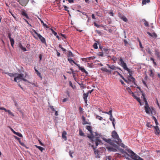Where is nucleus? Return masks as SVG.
Segmentation results:
<instances>
[{
  "instance_id": "nucleus-1",
  "label": "nucleus",
  "mask_w": 160,
  "mask_h": 160,
  "mask_svg": "<svg viewBox=\"0 0 160 160\" xmlns=\"http://www.w3.org/2000/svg\"><path fill=\"white\" fill-rule=\"evenodd\" d=\"M86 129L90 132L91 135H88V137L90 139L91 142L94 144V143L96 144V146H98L99 144L101 142V141L99 139V137L98 136V134L96 132H93L92 131V128L91 126H86Z\"/></svg>"
},
{
  "instance_id": "nucleus-2",
  "label": "nucleus",
  "mask_w": 160,
  "mask_h": 160,
  "mask_svg": "<svg viewBox=\"0 0 160 160\" xmlns=\"http://www.w3.org/2000/svg\"><path fill=\"white\" fill-rule=\"evenodd\" d=\"M103 140L105 142L109 143L110 145L112 146L114 148H115L117 149H118L119 151L122 153L126 154H128V153L124 151V150L122 148H119V147L117 144L114 143L110 139H107L105 138H103Z\"/></svg>"
},
{
  "instance_id": "nucleus-3",
  "label": "nucleus",
  "mask_w": 160,
  "mask_h": 160,
  "mask_svg": "<svg viewBox=\"0 0 160 160\" xmlns=\"http://www.w3.org/2000/svg\"><path fill=\"white\" fill-rule=\"evenodd\" d=\"M112 136L114 139L113 141L111 140L114 143L115 142L117 144H119L122 142V140L119 138L117 132L115 131H113L112 132Z\"/></svg>"
},
{
  "instance_id": "nucleus-4",
  "label": "nucleus",
  "mask_w": 160,
  "mask_h": 160,
  "mask_svg": "<svg viewBox=\"0 0 160 160\" xmlns=\"http://www.w3.org/2000/svg\"><path fill=\"white\" fill-rule=\"evenodd\" d=\"M128 152L131 154V157L134 160H144L143 159L138 156L132 150H129Z\"/></svg>"
},
{
  "instance_id": "nucleus-5",
  "label": "nucleus",
  "mask_w": 160,
  "mask_h": 160,
  "mask_svg": "<svg viewBox=\"0 0 160 160\" xmlns=\"http://www.w3.org/2000/svg\"><path fill=\"white\" fill-rule=\"evenodd\" d=\"M118 64L123 68L124 70H127L128 72H130L129 69L128 68L126 64L124 62L122 58H120L119 62Z\"/></svg>"
},
{
  "instance_id": "nucleus-6",
  "label": "nucleus",
  "mask_w": 160,
  "mask_h": 160,
  "mask_svg": "<svg viewBox=\"0 0 160 160\" xmlns=\"http://www.w3.org/2000/svg\"><path fill=\"white\" fill-rule=\"evenodd\" d=\"M32 31L34 32V33L38 36L39 39L43 43H44L45 45H46L47 44L46 42V40L45 38L43 37L40 34L38 33L35 30L32 29Z\"/></svg>"
},
{
  "instance_id": "nucleus-7",
  "label": "nucleus",
  "mask_w": 160,
  "mask_h": 160,
  "mask_svg": "<svg viewBox=\"0 0 160 160\" xmlns=\"http://www.w3.org/2000/svg\"><path fill=\"white\" fill-rule=\"evenodd\" d=\"M145 110V112L147 114H150V112L152 113V111L149 107V105L147 102H145V106H144Z\"/></svg>"
},
{
  "instance_id": "nucleus-8",
  "label": "nucleus",
  "mask_w": 160,
  "mask_h": 160,
  "mask_svg": "<svg viewBox=\"0 0 160 160\" xmlns=\"http://www.w3.org/2000/svg\"><path fill=\"white\" fill-rule=\"evenodd\" d=\"M24 76V74L22 73L18 74L17 73V75L14 78V81L17 82V80H22Z\"/></svg>"
},
{
  "instance_id": "nucleus-9",
  "label": "nucleus",
  "mask_w": 160,
  "mask_h": 160,
  "mask_svg": "<svg viewBox=\"0 0 160 160\" xmlns=\"http://www.w3.org/2000/svg\"><path fill=\"white\" fill-rule=\"evenodd\" d=\"M153 127L155 129V134L156 135H159L160 136V130L158 126H153Z\"/></svg>"
},
{
  "instance_id": "nucleus-10",
  "label": "nucleus",
  "mask_w": 160,
  "mask_h": 160,
  "mask_svg": "<svg viewBox=\"0 0 160 160\" xmlns=\"http://www.w3.org/2000/svg\"><path fill=\"white\" fill-rule=\"evenodd\" d=\"M20 4L22 6H25L28 2V0H19Z\"/></svg>"
},
{
  "instance_id": "nucleus-11",
  "label": "nucleus",
  "mask_w": 160,
  "mask_h": 160,
  "mask_svg": "<svg viewBox=\"0 0 160 160\" xmlns=\"http://www.w3.org/2000/svg\"><path fill=\"white\" fill-rule=\"evenodd\" d=\"M92 147L93 150L94 151V152L95 155L98 154L99 153V152L97 150H96V148H97L98 146H96V144L94 143L93 145H92Z\"/></svg>"
},
{
  "instance_id": "nucleus-12",
  "label": "nucleus",
  "mask_w": 160,
  "mask_h": 160,
  "mask_svg": "<svg viewBox=\"0 0 160 160\" xmlns=\"http://www.w3.org/2000/svg\"><path fill=\"white\" fill-rule=\"evenodd\" d=\"M108 151L109 152H116L117 151V148H113L112 147H109L107 148Z\"/></svg>"
},
{
  "instance_id": "nucleus-13",
  "label": "nucleus",
  "mask_w": 160,
  "mask_h": 160,
  "mask_svg": "<svg viewBox=\"0 0 160 160\" xmlns=\"http://www.w3.org/2000/svg\"><path fill=\"white\" fill-rule=\"evenodd\" d=\"M10 129L11 131L15 134L17 135L18 136L22 138V135L20 132H15L12 128H10Z\"/></svg>"
},
{
  "instance_id": "nucleus-14",
  "label": "nucleus",
  "mask_w": 160,
  "mask_h": 160,
  "mask_svg": "<svg viewBox=\"0 0 160 160\" xmlns=\"http://www.w3.org/2000/svg\"><path fill=\"white\" fill-rule=\"evenodd\" d=\"M109 119L111 121H112V123L114 128H115V124L114 123L115 119L113 118L112 114L110 116Z\"/></svg>"
},
{
  "instance_id": "nucleus-15",
  "label": "nucleus",
  "mask_w": 160,
  "mask_h": 160,
  "mask_svg": "<svg viewBox=\"0 0 160 160\" xmlns=\"http://www.w3.org/2000/svg\"><path fill=\"white\" fill-rule=\"evenodd\" d=\"M155 55L157 56L158 59L160 60V52L158 50H155Z\"/></svg>"
},
{
  "instance_id": "nucleus-16",
  "label": "nucleus",
  "mask_w": 160,
  "mask_h": 160,
  "mask_svg": "<svg viewBox=\"0 0 160 160\" xmlns=\"http://www.w3.org/2000/svg\"><path fill=\"white\" fill-rule=\"evenodd\" d=\"M5 74H7L8 76H9L10 77H15L17 75V73H10L9 72H5Z\"/></svg>"
},
{
  "instance_id": "nucleus-17",
  "label": "nucleus",
  "mask_w": 160,
  "mask_h": 160,
  "mask_svg": "<svg viewBox=\"0 0 160 160\" xmlns=\"http://www.w3.org/2000/svg\"><path fill=\"white\" fill-rule=\"evenodd\" d=\"M82 119L83 121L82 124H90V123H88L86 121V118L85 117H84L83 116H82Z\"/></svg>"
},
{
  "instance_id": "nucleus-18",
  "label": "nucleus",
  "mask_w": 160,
  "mask_h": 160,
  "mask_svg": "<svg viewBox=\"0 0 160 160\" xmlns=\"http://www.w3.org/2000/svg\"><path fill=\"white\" fill-rule=\"evenodd\" d=\"M102 51H104L106 54H107L109 53L110 49L108 48H102Z\"/></svg>"
},
{
  "instance_id": "nucleus-19",
  "label": "nucleus",
  "mask_w": 160,
  "mask_h": 160,
  "mask_svg": "<svg viewBox=\"0 0 160 160\" xmlns=\"http://www.w3.org/2000/svg\"><path fill=\"white\" fill-rule=\"evenodd\" d=\"M66 132L65 131H63L62 134V137L65 141L67 140V137L66 136Z\"/></svg>"
},
{
  "instance_id": "nucleus-20",
  "label": "nucleus",
  "mask_w": 160,
  "mask_h": 160,
  "mask_svg": "<svg viewBox=\"0 0 160 160\" xmlns=\"http://www.w3.org/2000/svg\"><path fill=\"white\" fill-rule=\"evenodd\" d=\"M129 150H131L130 149H128V150H126L128 151V152L129 154H126L127 155H125L124 156H123L124 157H125V158L127 160H129L130 159L129 157H130L131 158V154L128 152V151Z\"/></svg>"
},
{
  "instance_id": "nucleus-21",
  "label": "nucleus",
  "mask_w": 160,
  "mask_h": 160,
  "mask_svg": "<svg viewBox=\"0 0 160 160\" xmlns=\"http://www.w3.org/2000/svg\"><path fill=\"white\" fill-rule=\"evenodd\" d=\"M19 46L20 48H21L22 50L24 52H25L27 51V49L25 47H23L21 43H20L19 44Z\"/></svg>"
},
{
  "instance_id": "nucleus-22",
  "label": "nucleus",
  "mask_w": 160,
  "mask_h": 160,
  "mask_svg": "<svg viewBox=\"0 0 160 160\" xmlns=\"http://www.w3.org/2000/svg\"><path fill=\"white\" fill-rule=\"evenodd\" d=\"M68 60L69 62V63L70 64L72 65V63H74V64H76V62H74L72 58H68Z\"/></svg>"
},
{
  "instance_id": "nucleus-23",
  "label": "nucleus",
  "mask_w": 160,
  "mask_h": 160,
  "mask_svg": "<svg viewBox=\"0 0 160 160\" xmlns=\"http://www.w3.org/2000/svg\"><path fill=\"white\" fill-rule=\"evenodd\" d=\"M147 33L151 37L154 36L155 38H156L157 37V35L155 32L153 33L152 34L149 32H148Z\"/></svg>"
},
{
  "instance_id": "nucleus-24",
  "label": "nucleus",
  "mask_w": 160,
  "mask_h": 160,
  "mask_svg": "<svg viewBox=\"0 0 160 160\" xmlns=\"http://www.w3.org/2000/svg\"><path fill=\"white\" fill-rule=\"evenodd\" d=\"M130 75V76H129V79L130 80V79H132V82H133V83L135 85H136V84H135V78L133 77H132V76H131V75L130 74H129Z\"/></svg>"
},
{
  "instance_id": "nucleus-25",
  "label": "nucleus",
  "mask_w": 160,
  "mask_h": 160,
  "mask_svg": "<svg viewBox=\"0 0 160 160\" xmlns=\"http://www.w3.org/2000/svg\"><path fill=\"white\" fill-rule=\"evenodd\" d=\"M107 65H108L109 68H110L112 70H115L116 68V67H115L114 65H110L109 64H107Z\"/></svg>"
},
{
  "instance_id": "nucleus-26",
  "label": "nucleus",
  "mask_w": 160,
  "mask_h": 160,
  "mask_svg": "<svg viewBox=\"0 0 160 160\" xmlns=\"http://www.w3.org/2000/svg\"><path fill=\"white\" fill-rule=\"evenodd\" d=\"M142 21L143 22H144V24L145 26L146 27H148L149 26V24L148 22L147 21L144 19H142Z\"/></svg>"
},
{
  "instance_id": "nucleus-27",
  "label": "nucleus",
  "mask_w": 160,
  "mask_h": 160,
  "mask_svg": "<svg viewBox=\"0 0 160 160\" xmlns=\"http://www.w3.org/2000/svg\"><path fill=\"white\" fill-rule=\"evenodd\" d=\"M80 70H81L82 72H84L86 74H88V72L83 68L81 67L79 69Z\"/></svg>"
},
{
  "instance_id": "nucleus-28",
  "label": "nucleus",
  "mask_w": 160,
  "mask_h": 160,
  "mask_svg": "<svg viewBox=\"0 0 160 160\" xmlns=\"http://www.w3.org/2000/svg\"><path fill=\"white\" fill-rule=\"evenodd\" d=\"M9 40L10 41V42H11V45L12 47L13 48L14 45V39L13 38H12Z\"/></svg>"
},
{
  "instance_id": "nucleus-29",
  "label": "nucleus",
  "mask_w": 160,
  "mask_h": 160,
  "mask_svg": "<svg viewBox=\"0 0 160 160\" xmlns=\"http://www.w3.org/2000/svg\"><path fill=\"white\" fill-rule=\"evenodd\" d=\"M137 88H138L140 92L142 93V98H143V99L144 98H145V93L143 92V91L141 90V89L140 87H138Z\"/></svg>"
},
{
  "instance_id": "nucleus-30",
  "label": "nucleus",
  "mask_w": 160,
  "mask_h": 160,
  "mask_svg": "<svg viewBox=\"0 0 160 160\" xmlns=\"http://www.w3.org/2000/svg\"><path fill=\"white\" fill-rule=\"evenodd\" d=\"M74 55L70 51H68V57H73Z\"/></svg>"
},
{
  "instance_id": "nucleus-31",
  "label": "nucleus",
  "mask_w": 160,
  "mask_h": 160,
  "mask_svg": "<svg viewBox=\"0 0 160 160\" xmlns=\"http://www.w3.org/2000/svg\"><path fill=\"white\" fill-rule=\"evenodd\" d=\"M120 19H122L123 21H124L125 22H127L128 21V19L124 15H123L122 17Z\"/></svg>"
},
{
  "instance_id": "nucleus-32",
  "label": "nucleus",
  "mask_w": 160,
  "mask_h": 160,
  "mask_svg": "<svg viewBox=\"0 0 160 160\" xmlns=\"http://www.w3.org/2000/svg\"><path fill=\"white\" fill-rule=\"evenodd\" d=\"M35 146L41 152H42L44 150V148L38 146L37 145H35Z\"/></svg>"
},
{
  "instance_id": "nucleus-33",
  "label": "nucleus",
  "mask_w": 160,
  "mask_h": 160,
  "mask_svg": "<svg viewBox=\"0 0 160 160\" xmlns=\"http://www.w3.org/2000/svg\"><path fill=\"white\" fill-rule=\"evenodd\" d=\"M22 15L24 16H25L26 17V18L28 19L29 18V17L28 16V14L24 12H22Z\"/></svg>"
},
{
  "instance_id": "nucleus-34",
  "label": "nucleus",
  "mask_w": 160,
  "mask_h": 160,
  "mask_svg": "<svg viewBox=\"0 0 160 160\" xmlns=\"http://www.w3.org/2000/svg\"><path fill=\"white\" fill-rule=\"evenodd\" d=\"M146 126L149 128H152V127H153V126L152 125L150 124V122H147L146 124Z\"/></svg>"
},
{
  "instance_id": "nucleus-35",
  "label": "nucleus",
  "mask_w": 160,
  "mask_h": 160,
  "mask_svg": "<svg viewBox=\"0 0 160 160\" xmlns=\"http://www.w3.org/2000/svg\"><path fill=\"white\" fill-rule=\"evenodd\" d=\"M150 60L151 61H152L154 65V67H156V66H157V63H156V62H155L154 59L153 58L151 57L150 58Z\"/></svg>"
},
{
  "instance_id": "nucleus-36",
  "label": "nucleus",
  "mask_w": 160,
  "mask_h": 160,
  "mask_svg": "<svg viewBox=\"0 0 160 160\" xmlns=\"http://www.w3.org/2000/svg\"><path fill=\"white\" fill-rule=\"evenodd\" d=\"M150 2V0H142V4L143 5H145L146 4L147 2L148 3Z\"/></svg>"
},
{
  "instance_id": "nucleus-37",
  "label": "nucleus",
  "mask_w": 160,
  "mask_h": 160,
  "mask_svg": "<svg viewBox=\"0 0 160 160\" xmlns=\"http://www.w3.org/2000/svg\"><path fill=\"white\" fill-rule=\"evenodd\" d=\"M111 109L108 112H104L103 113H104L107 114L110 116V115L112 114V108H111Z\"/></svg>"
},
{
  "instance_id": "nucleus-38",
  "label": "nucleus",
  "mask_w": 160,
  "mask_h": 160,
  "mask_svg": "<svg viewBox=\"0 0 160 160\" xmlns=\"http://www.w3.org/2000/svg\"><path fill=\"white\" fill-rule=\"evenodd\" d=\"M146 52L149 54L151 55L152 52L151 51L150 49L149 48H148L146 49Z\"/></svg>"
},
{
  "instance_id": "nucleus-39",
  "label": "nucleus",
  "mask_w": 160,
  "mask_h": 160,
  "mask_svg": "<svg viewBox=\"0 0 160 160\" xmlns=\"http://www.w3.org/2000/svg\"><path fill=\"white\" fill-rule=\"evenodd\" d=\"M88 93H84L83 94V99H86L87 98V97L88 96Z\"/></svg>"
},
{
  "instance_id": "nucleus-40",
  "label": "nucleus",
  "mask_w": 160,
  "mask_h": 160,
  "mask_svg": "<svg viewBox=\"0 0 160 160\" xmlns=\"http://www.w3.org/2000/svg\"><path fill=\"white\" fill-rule=\"evenodd\" d=\"M7 112H8V114L11 115L12 116L14 117V116L13 113L12 112H11V111L10 110H8Z\"/></svg>"
},
{
  "instance_id": "nucleus-41",
  "label": "nucleus",
  "mask_w": 160,
  "mask_h": 160,
  "mask_svg": "<svg viewBox=\"0 0 160 160\" xmlns=\"http://www.w3.org/2000/svg\"><path fill=\"white\" fill-rule=\"evenodd\" d=\"M9 13H10L11 15H12V16H13V17L15 18V19H16V15L15 14H14L13 13H12V12H11V10H9Z\"/></svg>"
},
{
  "instance_id": "nucleus-42",
  "label": "nucleus",
  "mask_w": 160,
  "mask_h": 160,
  "mask_svg": "<svg viewBox=\"0 0 160 160\" xmlns=\"http://www.w3.org/2000/svg\"><path fill=\"white\" fill-rule=\"evenodd\" d=\"M36 72L38 76L40 78H42L41 73L38 70H36Z\"/></svg>"
},
{
  "instance_id": "nucleus-43",
  "label": "nucleus",
  "mask_w": 160,
  "mask_h": 160,
  "mask_svg": "<svg viewBox=\"0 0 160 160\" xmlns=\"http://www.w3.org/2000/svg\"><path fill=\"white\" fill-rule=\"evenodd\" d=\"M93 47L95 49H97L98 48V44L97 42H95L93 45Z\"/></svg>"
},
{
  "instance_id": "nucleus-44",
  "label": "nucleus",
  "mask_w": 160,
  "mask_h": 160,
  "mask_svg": "<svg viewBox=\"0 0 160 160\" xmlns=\"http://www.w3.org/2000/svg\"><path fill=\"white\" fill-rule=\"evenodd\" d=\"M118 144L119 145L121 146L123 148H126L127 147L123 143H122L121 142H120V144Z\"/></svg>"
},
{
  "instance_id": "nucleus-45",
  "label": "nucleus",
  "mask_w": 160,
  "mask_h": 160,
  "mask_svg": "<svg viewBox=\"0 0 160 160\" xmlns=\"http://www.w3.org/2000/svg\"><path fill=\"white\" fill-rule=\"evenodd\" d=\"M50 30L52 31V33L55 35L56 36L57 34L52 28H50Z\"/></svg>"
},
{
  "instance_id": "nucleus-46",
  "label": "nucleus",
  "mask_w": 160,
  "mask_h": 160,
  "mask_svg": "<svg viewBox=\"0 0 160 160\" xmlns=\"http://www.w3.org/2000/svg\"><path fill=\"white\" fill-rule=\"evenodd\" d=\"M79 134L81 136H84V133L82 132L81 130H80L79 131Z\"/></svg>"
},
{
  "instance_id": "nucleus-47",
  "label": "nucleus",
  "mask_w": 160,
  "mask_h": 160,
  "mask_svg": "<svg viewBox=\"0 0 160 160\" xmlns=\"http://www.w3.org/2000/svg\"><path fill=\"white\" fill-rule=\"evenodd\" d=\"M150 76L151 77H153L154 76V74L152 70H150Z\"/></svg>"
},
{
  "instance_id": "nucleus-48",
  "label": "nucleus",
  "mask_w": 160,
  "mask_h": 160,
  "mask_svg": "<svg viewBox=\"0 0 160 160\" xmlns=\"http://www.w3.org/2000/svg\"><path fill=\"white\" fill-rule=\"evenodd\" d=\"M96 118L97 119H99L100 120H102V118L98 115H97Z\"/></svg>"
},
{
  "instance_id": "nucleus-49",
  "label": "nucleus",
  "mask_w": 160,
  "mask_h": 160,
  "mask_svg": "<svg viewBox=\"0 0 160 160\" xmlns=\"http://www.w3.org/2000/svg\"><path fill=\"white\" fill-rule=\"evenodd\" d=\"M79 112L81 113L82 114L83 113V109L80 107H79Z\"/></svg>"
},
{
  "instance_id": "nucleus-50",
  "label": "nucleus",
  "mask_w": 160,
  "mask_h": 160,
  "mask_svg": "<svg viewBox=\"0 0 160 160\" xmlns=\"http://www.w3.org/2000/svg\"><path fill=\"white\" fill-rule=\"evenodd\" d=\"M123 80L126 82L128 83H129L131 81V80H130L129 79H128V80H127L125 79L124 78Z\"/></svg>"
},
{
  "instance_id": "nucleus-51",
  "label": "nucleus",
  "mask_w": 160,
  "mask_h": 160,
  "mask_svg": "<svg viewBox=\"0 0 160 160\" xmlns=\"http://www.w3.org/2000/svg\"><path fill=\"white\" fill-rule=\"evenodd\" d=\"M127 91H128V92L129 93H132V91L131 89L129 88V87H128L127 88Z\"/></svg>"
},
{
  "instance_id": "nucleus-52",
  "label": "nucleus",
  "mask_w": 160,
  "mask_h": 160,
  "mask_svg": "<svg viewBox=\"0 0 160 160\" xmlns=\"http://www.w3.org/2000/svg\"><path fill=\"white\" fill-rule=\"evenodd\" d=\"M95 58V57H91L87 58V60H91L92 59H94Z\"/></svg>"
},
{
  "instance_id": "nucleus-53",
  "label": "nucleus",
  "mask_w": 160,
  "mask_h": 160,
  "mask_svg": "<svg viewBox=\"0 0 160 160\" xmlns=\"http://www.w3.org/2000/svg\"><path fill=\"white\" fill-rule=\"evenodd\" d=\"M63 7L65 9L64 10L66 11H67L68 12H69V11L68 9H67V8H68V7L67 6H66L65 5H63Z\"/></svg>"
},
{
  "instance_id": "nucleus-54",
  "label": "nucleus",
  "mask_w": 160,
  "mask_h": 160,
  "mask_svg": "<svg viewBox=\"0 0 160 160\" xmlns=\"http://www.w3.org/2000/svg\"><path fill=\"white\" fill-rule=\"evenodd\" d=\"M54 50L56 51L57 52V56L60 57V53L59 52H58V51L56 49H54Z\"/></svg>"
},
{
  "instance_id": "nucleus-55",
  "label": "nucleus",
  "mask_w": 160,
  "mask_h": 160,
  "mask_svg": "<svg viewBox=\"0 0 160 160\" xmlns=\"http://www.w3.org/2000/svg\"><path fill=\"white\" fill-rule=\"evenodd\" d=\"M116 72H117L118 74L119 75V76L123 79H124V77L121 74H120L117 71Z\"/></svg>"
},
{
  "instance_id": "nucleus-56",
  "label": "nucleus",
  "mask_w": 160,
  "mask_h": 160,
  "mask_svg": "<svg viewBox=\"0 0 160 160\" xmlns=\"http://www.w3.org/2000/svg\"><path fill=\"white\" fill-rule=\"evenodd\" d=\"M23 19L24 20V21H25V22H26L28 24V25L30 27H32V25L28 22V21L27 20H26V19H24V18Z\"/></svg>"
},
{
  "instance_id": "nucleus-57",
  "label": "nucleus",
  "mask_w": 160,
  "mask_h": 160,
  "mask_svg": "<svg viewBox=\"0 0 160 160\" xmlns=\"http://www.w3.org/2000/svg\"><path fill=\"white\" fill-rule=\"evenodd\" d=\"M0 110H4L5 111V112H7V111L8 110H7L5 108L3 107H1L0 106Z\"/></svg>"
},
{
  "instance_id": "nucleus-58",
  "label": "nucleus",
  "mask_w": 160,
  "mask_h": 160,
  "mask_svg": "<svg viewBox=\"0 0 160 160\" xmlns=\"http://www.w3.org/2000/svg\"><path fill=\"white\" fill-rule=\"evenodd\" d=\"M134 98L136 99V100L138 101L139 102L140 100H141L140 98L137 97V96L134 97Z\"/></svg>"
},
{
  "instance_id": "nucleus-59",
  "label": "nucleus",
  "mask_w": 160,
  "mask_h": 160,
  "mask_svg": "<svg viewBox=\"0 0 160 160\" xmlns=\"http://www.w3.org/2000/svg\"><path fill=\"white\" fill-rule=\"evenodd\" d=\"M94 26L97 28H99L100 26V25H98L95 22H94Z\"/></svg>"
},
{
  "instance_id": "nucleus-60",
  "label": "nucleus",
  "mask_w": 160,
  "mask_h": 160,
  "mask_svg": "<svg viewBox=\"0 0 160 160\" xmlns=\"http://www.w3.org/2000/svg\"><path fill=\"white\" fill-rule=\"evenodd\" d=\"M103 53L102 52H99L98 53V55L101 57L103 56Z\"/></svg>"
},
{
  "instance_id": "nucleus-61",
  "label": "nucleus",
  "mask_w": 160,
  "mask_h": 160,
  "mask_svg": "<svg viewBox=\"0 0 160 160\" xmlns=\"http://www.w3.org/2000/svg\"><path fill=\"white\" fill-rule=\"evenodd\" d=\"M69 83L70 86H71V87H72V88H73V85L72 84V82L71 81H69Z\"/></svg>"
},
{
  "instance_id": "nucleus-62",
  "label": "nucleus",
  "mask_w": 160,
  "mask_h": 160,
  "mask_svg": "<svg viewBox=\"0 0 160 160\" xmlns=\"http://www.w3.org/2000/svg\"><path fill=\"white\" fill-rule=\"evenodd\" d=\"M93 91V89H92L91 90H89L88 92L87 93H88V95L89 94H90Z\"/></svg>"
},
{
  "instance_id": "nucleus-63",
  "label": "nucleus",
  "mask_w": 160,
  "mask_h": 160,
  "mask_svg": "<svg viewBox=\"0 0 160 160\" xmlns=\"http://www.w3.org/2000/svg\"><path fill=\"white\" fill-rule=\"evenodd\" d=\"M118 17L120 18L122 17L123 15L121 14L120 12H118Z\"/></svg>"
},
{
  "instance_id": "nucleus-64",
  "label": "nucleus",
  "mask_w": 160,
  "mask_h": 160,
  "mask_svg": "<svg viewBox=\"0 0 160 160\" xmlns=\"http://www.w3.org/2000/svg\"><path fill=\"white\" fill-rule=\"evenodd\" d=\"M105 72H108L110 73H111V70H108L107 69H105Z\"/></svg>"
}]
</instances>
